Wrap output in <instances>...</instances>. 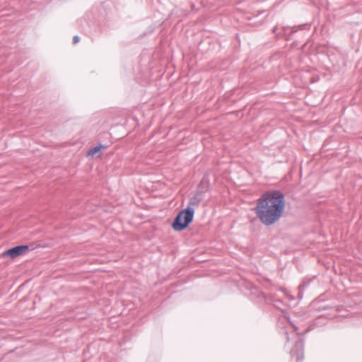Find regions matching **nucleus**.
<instances>
[{
  "mask_svg": "<svg viewBox=\"0 0 362 362\" xmlns=\"http://www.w3.org/2000/svg\"><path fill=\"white\" fill-rule=\"evenodd\" d=\"M284 208V195L281 192H267L257 199L255 214L262 224L269 226L279 221Z\"/></svg>",
  "mask_w": 362,
  "mask_h": 362,
  "instance_id": "nucleus-1",
  "label": "nucleus"
},
{
  "mask_svg": "<svg viewBox=\"0 0 362 362\" xmlns=\"http://www.w3.org/2000/svg\"><path fill=\"white\" fill-rule=\"evenodd\" d=\"M203 198L204 194L202 192H197L190 198L189 206L180 211L173 221V228L175 230L181 231L192 223L194 214V206H199Z\"/></svg>",
  "mask_w": 362,
  "mask_h": 362,
  "instance_id": "nucleus-2",
  "label": "nucleus"
},
{
  "mask_svg": "<svg viewBox=\"0 0 362 362\" xmlns=\"http://www.w3.org/2000/svg\"><path fill=\"white\" fill-rule=\"evenodd\" d=\"M29 250V247L25 245H18L4 252V257H10L14 259L20 255H24Z\"/></svg>",
  "mask_w": 362,
  "mask_h": 362,
  "instance_id": "nucleus-3",
  "label": "nucleus"
},
{
  "mask_svg": "<svg viewBox=\"0 0 362 362\" xmlns=\"http://www.w3.org/2000/svg\"><path fill=\"white\" fill-rule=\"evenodd\" d=\"M292 356H296L297 362L303 359V341L299 339L295 344L294 347L291 350Z\"/></svg>",
  "mask_w": 362,
  "mask_h": 362,
  "instance_id": "nucleus-4",
  "label": "nucleus"
},
{
  "mask_svg": "<svg viewBox=\"0 0 362 362\" xmlns=\"http://www.w3.org/2000/svg\"><path fill=\"white\" fill-rule=\"evenodd\" d=\"M101 147V146H97L92 148L91 149L89 150L88 155L93 156L95 153H96L98 151L100 150Z\"/></svg>",
  "mask_w": 362,
  "mask_h": 362,
  "instance_id": "nucleus-5",
  "label": "nucleus"
},
{
  "mask_svg": "<svg viewBox=\"0 0 362 362\" xmlns=\"http://www.w3.org/2000/svg\"><path fill=\"white\" fill-rule=\"evenodd\" d=\"M80 40V37L78 36V35H75L74 37H73V43L74 44H76L77 42H78Z\"/></svg>",
  "mask_w": 362,
  "mask_h": 362,
  "instance_id": "nucleus-6",
  "label": "nucleus"
},
{
  "mask_svg": "<svg viewBox=\"0 0 362 362\" xmlns=\"http://www.w3.org/2000/svg\"><path fill=\"white\" fill-rule=\"evenodd\" d=\"M278 29H279L278 26H275V27L273 28V33H274V34H276V35H280V33H277Z\"/></svg>",
  "mask_w": 362,
  "mask_h": 362,
  "instance_id": "nucleus-7",
  "label": "nucleus"
},
{
  "mask_svg": "<svg viewBox=\"0 0 362 362\" xmlns=\"http://www.w3.org/2000/svg\"><path fill=\"white\" fill-rule=\"evenodd\" d=\"M293 328H294L295 331H297V330H298V327H296L295 325H293Z\"/></svg>",
  "mask_w": 362,
  "mask_h": 362,
  "instance_id": "nucleus-8",
  "label": "nucleus"
},
{
  "mask_svg": "<svg viewBox=\"0 0 362 362\" xmlns=\"http://www.w3.org/2000/svg\"><path fill=\"white\" fill-rule=\"evenodd\" d=\"M286 337H287V341H289V338H288V334H287V332H286Z\"/></svg>",
  "mask_w": 362,
  "mask_h": 362,
  "instance_id": "nucleus-9",
  "label": "nucleus"
}]
</instances>
